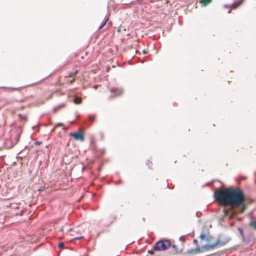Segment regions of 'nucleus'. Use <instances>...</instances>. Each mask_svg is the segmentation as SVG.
<instances>
[{"instance_id": "nucleus-28", "label": "nucleus", "mask_w": 256, "mask_h": 256, "mask_svg": "<svg viewBox=\"0 0 256 256\" xmlns=\"http://www.w3.org/2000/svg\"><path fill=\"white\" fill-rule=\"evenodd\" d=\"M98 87V86H94V88H95V89H97V88Z\"/></svg>"}, {"instance_id": "nucleus-13", "label": "nucleus", "mask_w": 256, "mask_h": 256, "mask_svg": "<svg viewBox=\"0 0 256 256\" xmlns=\"http://www.w3.org/2000/svg\"><path fill=\"white\" fill-rule=\"evenodd\" d=\"M74 102V104H81L82 102V100L80 98L75 97Z\"/></svg>"}, {"instance_id": "nucleus-32", "label": "nucleus", "mask_w": 256, "mask_h": 256, "mask_svg": "<svg viewBox=\"0 0 256 256\" xmlns=\"http://www.w3.org/2000/svg\"><path fill=\"white\" fill-rule=\"evenodd\" d=\"M196 214H197V216L198 217L200 216L199 212H197Z\"/></svg>"}, {"instance_id": "nucleus-9", "label": "nucleus", "mask_w": 256, "mask_h": 256, "mask_svg": "<svg viewBox=\"0 0 256 256\" xmlns=\"http://www.w3.org/2000/svg\"><path fill=\"white\" fill-rule=\"evenodd\" d=\"M200 238L202 240H206V242H210V238L208 237L204 233L200 235Z\"/></svg>"}, {"instance_id": "nucleus-31", "label": "nucleus", "mask_w": 256, "mask_h": 256, "mask_svg": "<svg viewBox=\"0 0 256 256\" xmlns=\"http://www.w3.org/2000/svg\"><path fill=\"white\" fill-rule=\"evenodd\" d=\"M196 214H197V216L198 217L200 216L199 212H197Z\"/></svg>"}, {"instance_id": "nucleus-30", "label": "nucleus", "mask_w": 256, "mask_h": 256, "mask_svg": "<svg viewBox=\"0 0 256 256\" xmlns=\"http://www.w3.org/2000/svg\"><path fill=\"white\" fill-rule=\"evenodd\" d=\"M74 79L72 80H71L70 84H72L74 82Z\"/></svg>"}, {"instance_id": "nucleus-24", "label": "nucleus", "mask_w": 256, "mask_h": 256, "mask_svg": "<svg viewBox=\"0 0 256 256\" xmlns=\"http://www.w3.org/2000/svg\"><path fill=\"white\" fill-rule=\"evenodd\" d=\"M63 126V124H62V123H60L58 124L56 126V128H57V127H59V126Z\"/></svg>"}, {"instance_id": "nucleus-19", "label": "nucleus", "mask_w": 256, "mask_h": 256, "mask_svg": "<svg viewBox=\"0 0 256 256\" xmlns=\"http://www.w3.org/2000/svg\"><path fill=\"white\" fill-rule=\"evenodd\" d=\"M60 110V107L56 106L54 108V112L56 113L57 112H58Z\"/></svg>"}, {"instance_id": "nucleus-16", "label": "nucleus", "mask_w": 256, "mask_h": 256, "mask_svg": "<svg viewBox=\"0 0 256 256\" xmlns=\"http://www.w3.org/2000/svg\"><path fill=\"white\" fill-rule=\"evenodd\" d=\"M89 120L90 122H92L95 119V116H90L88 117Z\"/></svg>"}, {"instance_id": "nucleus-14", "label": "nucleus", "mask_w": 256, "mask_h": 256, "mask_svg": "<svg viewBox=\"0 0 256 256\" xmlns=\"http://www.w3.org/2000/svg\"><path fill=\"white\" fill-rule=\"evenodd\" d=\"M78 71L76 70L74 72L68 75V78H74L78 74Z\"/></svg>"}, {"instance_id": "nucleus-29", "label": "nucleus", "mask_w": 256, "mask_h": 256, "mask_svg": "<svg viewBox=\"0 0 256 256\" xmlns=\"http://www.w3.org/2000/svg\"><path fill=\"white\" fill-rule=\"evenodd\" d=\"M194 242L195 244H197V243H198V240H194Z\"/></svg>"}, {"instance_id": "nucleus-5", "label": "nucleus", "mask_w": 256, "mask_h": 256, "mask_svg": "<svg viewBox=\"0 0 256 256\" xmlns=\"http://www.w3.org/2000/svg\"><path fill=\"white\" fill-rule=\"evenodd\" d=\"M110 92L112 94H114V96H116L122 94L123 90L122 88H112L110 90Z\"/></svg>"}, {"instance_id": "nucleus-18", "label": "nucleus", "mask_w": 256, "mask_h": 256, "mask_svg": "<svg viewBox=\"0 0 256 256\" xmlns=\"http://www.w3.org/2000/svg\"><path fill=\"white\" fill-rule=\"evenodd\" d=\"M210 0H202V2L204 4H207L208 3H210Z\"/></svg>"}, {"instance_id": "nucleus-33", "label": "nucleus", "mask_w": 256, "mask_h": 256, "mask_svg": "<svg viewBox=\"0 0 256 256\" xmlns=\"http://www.w3.org/2000/svg\"><path fill=\"white\" fill-rule=\"evenodd\" d=\"M144 53L146 54V51L144 50Z\"/></svg>"}, {"instance_id": "nucleus-4", "label": "nucleus", "mask_w": 256, "mask_h": 256, "mask_svg": "<svg viewBox=\"0 0 256 256\" xmlns=\"http://www.w3.org/2000/svg\"><path fill=\"white\" fill-rule=\"evenodd\" d=\"M70 136L74 137L76 140H80L82 142L84 140V134L81 130L77 132L70 134Z\"/></svg>"}, {"instance_id": "nucleus-22", "label": "nucleus", "mask_w": 256, "mask_h": 256, "mask_svg": "<svg viewBox=\"0 0 256 256\" xmlns=\"http://www.w3.org/2000/svg\"><path fill=\"white\" fill-rule=\"evenodd\" d=\"M65 106H66L65 104H60V106H58L60 107V109H61V108H64Z\"/></svg>"}, {"instance_id": "nucleus-6", "label": "nucleus", "mask_w": 256, "mask_h": 256, "mask_svg": "<svg viewBox=\"0 0 256 256\" xmlns=\"http://www.w3.org/2000/svg\"><path fill=\"white\" fill-rule=\"evenodd\" d=\"M249 225L251 228L256 230V218L251 216Z\"/></svg>"}, {"instance_id": "nucleus-11", "label": "nucleus", "mask_w": 256, "mask_h": 256, "mask_svg": "<svg viewBox=\"0 0 256 256\" xmlns=\"http://www.w3.org/2000/svg\"><path fill=\"white\" fill-rule=\"evenodd\" d=\"M238 230L239 231L240 234L241 236H242L243 240L244 241H246V238H245V236L244 234V232L242 228H238Z\"/></svg>"}, {"instance_id": "nucleus-8", "label": "nucleus", "mask_w": 256, "mask_h": 256, "mask_svg": "<svg viewBox=\"0 0 256 256\" xmlns=\"http://www.w3.org/2000/svg\"><path fill=\"white\" fill-rule=\"evenodd\" d=\"M2 102H4V106L10 105L13 104L15 100L14 99H10V100H2Z\"/></svg>"}, {"instance_id": "nucleus-12", "label": "nucleus", "mask_w": 256, "mask_h": 256, "mask_svg": "<svg viewBox=\"0 0 256 256\" xmlns=\"http://www.w3.org/2000/svg\"><path fill=\"white\" fill-rule=\"evenodd\" d=\"M108 20V18H106L104 22L101 24V25L99 27L100 30H101L106 26V24L107 23Z\"/></svg>"}, {"instance_id": "nucleus-10", "label": "nucleus", "mask_w": 256, "mask_h": 256, "mask_svg": "<svg viewBox=\"0 0 256 256\" xmlns=\"http://www.w3.org/2000/svg\"><path fill=\"white\" fill-rule=\"evenodd\" d=\"M243 0H241L240 2H235L234 3L232 6V8H234V9H236V8H238L242 4V2H243Z\"/></svg>"}, {"instance_id": "nucleus-15", "label": "nucleus", "mask_w": 256, "mask_h": 256, "mask_svg": "<svg viewBox=\"0 0 256 256\" xmlns=\"http://www.w3.org/2000/svg\"><path fill=\"white\" fill-rule=\"evenodd\" d=\"M172 248L174 249V252L178 253V246L174 245L172 246Z\"/></svg>"}, {"instance_id": "nucleus-2", "label": "nucleus", "mask_w": 256, "mask_h": 256, "mask_svg": "<svg viewBox=\"0 0 256 256\" xmlns=\"http://www.w3.org/2000/svg\"><path fill=\"white\" fill-rule=\"evenodd\" d=\"M230 240V238L226 236H220L217 240L216 242L212 244H207L204 246V248L206 250L214 249L216 247H220L225 246Z\"/></svg>"}, {"instance_id": "nucleus-25", "label": "nucleus", "mask_w": 256, "mask_h": 256, "mask_svg": "<svg viewBox=\"0 0 256 256\" xmlns=\"http://www.w3.org/2000/svg\"><path fill=\"white\" fill-rule=\"evenodd\" d=\"M148 253L150 254H154V252L153 250H150L148 252Z\"/></svg>"}, {"instance_id": "nucleus-23", "label": "nucleus", "mask_w": 256, "mask_h": 256, "mask_svg": "<svg viewBox=\"0 0 256 256\" xmlns=\"http://www.w3.org/2000/svg\"><path fill=\"white\" fill-rule=\"evenodd\" d=\"M42 144V142H35V144L36 146H40Z\"/></svg>"}, {"instance_id": "nucleus-3", "label": "nucleus", "mask_w": 256, "mask_h": 256, "mask_svg": "<svg viewBox=\"0 0 256 256\" xmlns=\"http://www.w3.org/2000/svg\"><path fill=\"white\" fill-rule=\"evenodd\" d=\"M171 246V242L169 240H161L156 242L154 246V251H164Z\"/></svg>"}, {"instance_id": "nucleus-17", "label": "nucleus", "mask_w": 256, "mask_h": 256, "mask_svg": "<svg viewBox=\"0 0 256 256\" xmlns=\"http://www.w3.org/2000/svg\"><path fill=\"white\" fill-rule=\"evenodd\" d=\"M58 246L60 249H64V244L63 242H61L58 244Z\"/></svg>"}, {"instance_id": "nucleus-7", "label": "nucleus", "mask_w": 256, "mask_h": 256, "mask_svg": "<svg viewBox=\"0 0 256 256\" xmlns=\"http://www.w3.org/2000/svg\"><path fill=\"white\" fill-rule=\"evenodd\" d=\"M202 252V249L200 248L191 249L188 250V254H197V253H200Z\"/></svg>"}, {"instance_id": "nucleus-26", "label": "nucleus", "mask_w": 256, "mask_h": 256, "mask_svg": "<svg viewBox=\"0 0 256 256\" xmlns=\"http://www.w3.org/2000/svg\"><path fill=\"white\" fill-rule=\"evenodd\" d=\"M9 89L14 90H18V88H9Z\"/></svg>"}, {"instance_id": "nucleus-1", "label": "nucleus", "mask_w": 256, "mask_h": 256, "mask_svg": "<svg viewBox=\"0 0 256 256\" xmlns=\"http://www.w3.org/2000/svg\"><path fill=\"white\" fill-rule=\"evenodd\" d=\"M214 198L217 202L224 206H242V211L244 210L246 196L241 190L228 188L224 192L216 191Z\"/></svg>"}, {"instance_id": "nucleus-20", "label": "nucleus", "mask_w": 256, "mask_h": 256, "mask_svg": "<svg viewBox=\"0 0 256 256\" xmlns=\"http://www.w3.org/2000/svg\"><path fill=\"white\" fill-rule=\"evenodd\" d=\"M18 116L22 120H26V116H24L22 114H19Z\"/></svg>"}, {"instance_id": "nucleus-27", "label": "nucleus", "mask_w": 256, "mask_h": 256, "mask_svg": "<svg viewBox=\"0 0 256 256\" xmlns=\"http://www.w3.org/2000/svg\"><path fill=\"white\" fill-rule=\"evenodd\" d=\"M56 128V126H55V127H54V128L52 130V132H54L55 131Z\"/></svg>"}, {"instance_id": "nucleus-21", "label": "nucleus", "mask_w": 256, "mask_h": 256, "mask_svg": "<svg viewBox=\"0 0 256 256\" xmlns=\"http://www.w3.org/2000/svg\"><path fill=\"white\" fill-rule=\"evenodd\" d=\"M84 238V236L76 237L74 238V240H78Z\"/></svg>"}]
</instances>
